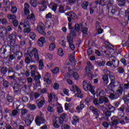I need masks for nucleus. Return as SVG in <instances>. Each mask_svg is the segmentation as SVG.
Listing matches in <instances>:
<instances>
[{"mask_svg":"<svg viewBox=\"0 0 129 129\" xmlns=\"http://www.w3.org/2000/svg\"><path fill=\"white\" fill-rule=\"evenodd\" d=\"M64 119H65V114H62L61 115L60 117L58 116L55 117L53 119V125L54 126L55 128H59V126L60 125L58 124V121L60 124H62L63 122H64Z\"/></svg>","mask_w":129,"mask_h":129,"instance_id":"nucleus-1","label":"nucleus"},{"mask_svg":"<svg viewBox=\"0 0 129 129\" xmlns=\"http://www.w3.org/2000/svg\"><path fill=\"white\" fill-rule=\"evenodd\" d=\"M12 48L13 47L9 44L3 45L0 49V57L5 59L7 51H12Z\"/></svg>","mask_w":129,"mask_h":129,"instance_id":"nucleus-2","label":"nucleus"},{"mask_svg":"<svg viewBox=\"0 0 129 129\" xmlns=\"http://www.w3.org/2000/svg\"><path fill=\"white\" fill-rule=\"evenodd\" d=\"M27 54L29 57H31L32 58H33V56H34L35 60L37 62L39 61V60H40L39 53L38 52V50L36 48H33L31 50H28Z\"/></svg>","mask_w":129,"mask_h":129,"instance_id":"nucleus-3","label":"nucleus"},{"mask_svg":"<svg viewBox=\"0 0 129 129\" xmlns=\"http://www.w3.org/2000/svg\"><path fill=\"white\" fill-rule=\"evenodd\" d=\"M28 20L35 22L36 20V18H35V15L32 13L31 15H28L27 18L24 21V28H29V27H31V24H30V23H29Z\"/></svg>","mask_w":129,"mask_h":129,"instance_id":"nucleus-4","label":"nucleus"},{"mask_svg":"<svg viewBox=\"0 0 129 129\" xmlns=\"http://www.w3.org/2000/svg\"><path fill=\"white\" fill-rule=\"evenodd\" d=\"M83 86L84 90L86 91H91L93 94H94V91L93 90V86L91 85V84L89 82H86L84 81L83 82Z\"/></svg>","mask_w":129,"mask_h":129,"instance_id":"nucleus-5","label":"nucleus"},{"mask_svg":"<svg viewBox=\"0 0 129 129\" xmlns=\"http://www.w3.org/2000/svg\"><path fill=\"white\" fill-rule=\"evenodd\" d=\"M10 41V45L13 48V50L15 49V48L17 47V44H16V39H17V34L16 33H13L9 35V37Z\"/></svg>","mask_w":129,"mask_h":129,"instance_id":"nucleus-6","label":"nucleus"},{"mask_svg":"<svg viewBox=\"0 0 129 129\" xmlns=\"http://www.w3.org/2000/svg\"><path fill=\"white\" fill-rule=\"evenodd\" d=\"M31 77H34V80L36 81V84L39 85L41 83L40 79H41V75L38 72L31 71Z\"/></svg>","mask_w":129,"mask_h":129,"instance_id":"nucleus-7","label":"nucleus"},{"mask_svg":"<svg viewBox=\"0 0 129 129\" xmlns=\"http://www.w3.org/2000/svg\"><path fill=\"white\" fill-rule=\"evenodd\" d=\"M37 30L39 34L46 36V32H45V25L42 22L38 23L37 27Z\"/></svg>","mask_w":129,"mask_h":129,"instance_id":"nucleus-8","label":"nucleus"},{"mask_svg":"<svg viewBox=\"0 0 129 129\" xmlns=\"http://www.w3.org/2000/svg\"><path fill=\"white\" fill-rule=\"evenodd\" d=\"M89 109L93 113V116L96 119H97V118L99 117V114H100V110L95 108V107H94L93 106H90Z\"/></svg>","mask_w":129,"mask_h":129,"instance_id":"nucleus-9","label":"nucleus"},{"mask_svg":"<svg viewBox=\"0 0 129 129\" xmlns=\"http://www.w3.org/2000/svg\"><path fill=\"white\" fill-rule=\"evenodd\" d=\"M34 120V116L31 114H29L25 118V124L26 125H31V123Z\"/></svg>","mask_w":129,"mask_h":129,"instance_id":"nucleus-10","label":"nucleus"},{"mask_svg":"<svg viewBox=\"0 0 129 129\" xmlns=\"http://www.w3.org/2000/svg\"><path fill=\"white\" fill-rule=\"evenodd\" d=\"M109 78L110 79L111 82L108 85V87L112 89L115 86V85H114V83H115V78H114V76L112 75H110Z\"/></svg>","mask_w":129,"mask_h":129,"instance_id":"nucleus-11","label":"nucleus"},{"mask_svg":"<svg viewBox=\"0 0 129 129\" xmlns=\"http://www.w3.org/2000/svg\"><path fill=\"white\" fill-rule=\"evenodd\" d=\"M45 119L42 116H39L35 119V122L37 125H40L41 123H45Z\"/></svg>","mask_w":129,"mask_h":129,"instance_id":"nucleus-12","label":"nucleus"},{"mask_svg":"<svg viewBox=\"0 0 129 129\" xmlns=\"http://www.w3.org/2000/svg\"><path fill=\"white\" fill-rule=\"evenodd\" d=\"M46 43L45 37H41L37 41V44L39 47H43L44 43Z\"/></svg>","mask_w":129,"mask_h":129,"instance_id":"nucleus-13","label":"nucleus"},{"mask_svg":"<svg viewBox=\"0 0 129 129\" xmlns=\"http://www.w3.org/2000/svg\"><path fill=\"white\" fill-rule=\"evenodd\" d=\"M112 63L113 64V67H117L118 66V63H119V61L115 57V56L111 57Z\"/></svg>","mask_w":129,"mask_h":129,"instance_id":"nucleus-14","label":"nucleus"},{"mask_svg":"<svg viewBox=\"0 0 129 129\" xmlns=\"http://www.w3.org/2000/svg\"><path fill=\"white\" fill-rule=\"evenodd\" d=\"M71 91H72L74 93L77 92L78 94H81V91H80V89H78L77 86L75 85H73L72 86V88L71 89Z\"/></svg>","mask_w":129,"mask_h":129,"instance_id":"nucleus-15","label":"nucleus"},{"mask_svg":"<svg viewBox=\"0 0 129 129\" xmlns=\"http://www.w3.org/2000/svg\"><path fill=\"white\" fill-rule=\"evenodd\" d=\"M3 3L6 5L7 9H11V8L13 7V5H14V2L10 3L9 0H4Z\"/></svg>","mask_w":129,"mask_h":129,"instance_id":"nucleus-16","label":"nucleus"},{"mask_svg":"<svg viewBox=\"0 0 129 129\" xmlns=\"http://www.w3.org/2000/svg\"><path fill=\"white\" fill-rule=\"evenodd\" d=\"M25 61L27 64H30V62L32 63H36V60L32 57L26 56Z\"/></svg>","mask_w":129,"mask_h":129,"instance_id":"nucleus-17","label":"nucleus"},{"mask_svg":"<svg viewBox=\"0 0 129 129\" xmlns=\"http://www.w3.org/2000/svg\"><path fill=\"white\" fill-rule=\"evenodd\" d=\"M99 102L101 104L104 102H105V103H107L109 102V100H108V98H107V97L104 96L99 98Z\"/></svg>","mask_w":129,"mask_h":129,"instance_id":"nucleus-18","label":"nucleus"},{"mask_svg":"<svg viewBox=\"0 0 129 129\" xmlns=\"http://www.w3.org/2000/svg\"><path fill=\"white\" fill-rule=\"evenodd\" d=\"M109 97L110 99L114 100V99H117V98H119V94L117 93H110Z\"/></svg>","mask_w":129,"mask_h":129,"instance_id":"nucleus-19","label":"nucleus"},{"mask_svg":"<svg viewBox=\"0 0 129 129\" xmlns=\"http://www.w3.org/2000/svg\"><path fill=\"white\" fill-rule=\"evenodd\" d=\"M0 35L7 36L8 35V30L5 27H0Z\"/></svg>","mask_w":129,"mask_h":129,"instance_id":"nucleus-20","label":"nucleus"},{"mask_svg":"<svg viewBox=\"0 0 129 129\" xmlns=\"http://www.w3.org/2000/svg\"><path fill=\"white\" fill-rule=\"evenodd\" d=\"M4 113L5 114V117L6 119L9 118V115H8V114H9L10 116H11V115H12V113H11L10 110H9V109H8V108H5L4 109Z\"/></svg>","mask_w":129,"mask_h":129,"instance_id":"nucleus-21","label":"nucleus"},{"mask_svg":"<svg viewBox=\"0 0 129 129\" xmlns=\"http://www.w3.org/2000/svg\"><path fill=\"white\" fill-rule=\"evenodd\" d=\"M21 106V105H19V107L16 106V109H18V110H21V115H25V114H27L28 112H29V110L27 109H20L19 107Z\"/></svg>","mask_w":129,"mask_h":129,"instance_id":"nucleus-22","label":"nucleus"},{"mask_svg":"<svg viewBox=\"0 0 129 129\" xmlns=\"http://www.w3.org/2000/svg\"><path fill=\"white\" fill-rule=\"evenodd\" d=\"M24 15H29L30 14V10H29V4L25 3L24 4Z\"/></svg>","mask_w":129,"mask_h":129,"instance_id":"nucleus-23","label":"nucleus"},{"mask_svg":"<svg viewBox=\"0 0 129 129\" xmlns=\"http://www.w3.org/2000/svg\"><path fill=\"white\" fill-rule=\"evenodd\" d=\"M102 79L104 81V85L106 86L108 84V76L107 75H105L103 76Z\"/></svg>","mask_w":129,"mask_h":129,"instance_id":"nucleus-24","label":"nucleus"},{"mask_svg":"<svg viewBox=\"0 0 129 129\" xmlns=\"http://www.w3.org/2000/svg\"><path fill=\"white\" fill-rule=\"evenodd\" d=\"M86 72L87 74L88 75L89 79L90 80H92V79H93L92 76L91 75L90 70H89V69L88 68V67H86Z\"/></svg>","mask_w":129,"mask_h":129,"instance_id":"nucleus-25","label":"nucleus"},{"mask_svg":"<svg viewBox=\"0 0 129 129\" xmlns=\"http://www.w3.org/2000/svg\"><path fill=\"white\" fill-rule=\"evenodd\" d=\"M22 56H23V54L20 51H17L15 53V59L16 60H20L22 58Z\"/></svg>","mask_w":129,"mask_h":129,"instance_id":"nucleus-26","label":"nucleus"},{"mask_svg":"<svg viewBox=\"0 0 129 129\" xmlns=\"http://www.w3.org/2000/svg\"><path fill=\"white\" fill-rule=\"evenodd\" d=\"M107 110L110 112H113L115 110V107L112 106L111 105H107L106 107Z\"/></svg>","mask_w":129,"mask_h":129,"instance_id":"nucleus-27","label":"nucleus"},{"mask_svg":"<svg viewBox=\"0 0 129 129\" xmlns=\"http://www.w3.org/2000/svg\"><path fill=\"white\" fill-rule=\"evenodd\" d=\"M70 77H73L76 80H79V75L77 72H74L71 75H70Z\"/></svg>","mask_w":129,"mask_h":129,"instance_id":"nucleus-28","label":"nucleus"},{"mask_svg":"<svg viewBox=\"0 0 129 129\" xmlns=\"http://www.w3.org/2000/svg\"><path fill=\"white\" fill-rule=\"evenodd\" d=\"M89 5V2L87 1H85L83 2V3L81 4V7L84 9V10H87V7H88Z\"/></svg>","mask_w":129,"mask_h":129,"instance_id":"nucleus-29","label":"nucleus"},{"mask_svg":"<svg viewBox=\"0 0 129 129\" xmlns=\"http://www.w3.org/2000/svg\"><path fill=\"white\" fill-rule=\"evenodd\" d=\"M122 99L124 102V103H129V92L128 93V94L122 97Z\"/></svg>","mask_w":129,"mask_h":129,"instance_id":"nucleus-30","label":"nucleus"},{"mask_svg":"<svg viewBox=\"0 0 129 129\" xmlns=\"http://www.w3.org/2000/svg\"><path fill=\"white\" fill-rule=\"evenodd\" d=\"M67 41L69 44L73 43V37L70 35H68L67 36Z\"/></svg>","mask_w":129,"mask_h":129,"instance_id":"nucleus-31","label":"nucleus"},{"mask_svg":"<svg viewBox=\"0 0 129 129\" xmlns=\"http://www.w3.org/2000/svg\"><path fill=\"white\" fill-rule=\"evenodd\" d=\"M88 31V29L87 28H84L82 30L83 33V37L85 38V37H87L88 36V33L87 32Z\"/></svg>","mask_w":129,"mask_h":129,"instance_id":"nucleus-32","label":"nucleus"},{"mask_svg":"<svg viewBox=\"0 0 129 129\" xmlns=\"http://www.w3.org/2000/svg\"><path fill=\"white\" fill-rule=\"evenodd\" d=\"M73 121L72 122L73 124H76L77 122H79V117L77 116H74L73 117Z\"/></svg>","mask_w":129,"mask_h":129,"instance_id":"nucleus-33","label":"nucleus"},{"mask_svg":"<svg viewBox=\"0 0 129 129\" xmlns=\"http://www.w3.org/2000/svg\"><path fill=\"white\" fill-rule=\"evenodd\" d=\"M69 35H70V36L73 37V38L74 37L75 38L76 37V30H75L74 28H73L72 30H71L70 33Z\"/></svg>","mask_w":129,"mask_h":129,"instance_id":"nucleus-34","label":"nucleus"},{"mask_svg":"<svg viewBox=\"0 0 129 129\" xmlns=\"http://www.w3.org/2000/svg\"><path fill=\"white\" fill-rule=\"evenodd\" d=\"M118 11V8L116 6H112V9L111 10V13L112 14V15H114L116 12Z\"/></svg>","mask_w":129,"mask_h":129,"instance_id":"nucleus-35","label":"nucleus"},{"mask_svg":"<svg viewBox=\"0 0 129 129\" xmlns=\"http://www.w3.org/2000/svg\"><path fill=\"white\" fill-rule=\"evenodd\" d=\"M118 3L119 7H123L125 5V0H116Z\"/></svg>","mask_w":129,"mask_h":129,"instance_id":"nucleus-36","label":"nucleus"},{"mask_svg":"<svg viewBox=\"0 0 129 129\" xmlns=\"http://www.w3.org/2000/svg\"><path fill=\"white\" fill-rule=\"evenodd\" d=\"M98 95L100 96V97H104L105 96V93H104V91L102 90H100L99 92L97 91V92Z\"/></svg>","mask_w":129,"mask_h":129,"instance_id":"nucleus-37","label":"nucleus"},{"mask_svg":"<svg viewBox=\"0 0 129 129\" xmlns=\"http://www.w3.org/2000/svg\"><path fill=\"white\" fill-rule=\"evenodd\" d=\"M96 5H99L100 6H106L105 4L103 2V0H97L94 2Z\"/></svg>","mask_w":129,"mask_h":129,"instance_id":"nucleus-38","label":"nucleus"},{"mask_svg":"<svg viewBox=\"0 0 129 129\" xmlns=\"http://www.w3.org/2000/svg\"><path fill=\"white\" fill-rule=\"evenodd\" d=\"M30 5L33 8H36L38 6V3L36 0H30Z\"/></svg>","mask_w":129,"mask_h":129,"instance_id":"nucleus-39","label":"nucleus"},{"mask_svg":"<svg viewBox=\"0 0 129 129\" xmlns=\"http://www.w3.org/2000/svg\"><path fill=\"white\" fill-rule=\"evenodd\" d=\"M28 107L29 108H30V110H35L36 108H37V107L36 106V105L35 104H28Z\"/></svg>","mask_w":129,"mask_h":129,"instance_id":"nucleus-40","label":"nucleus"},{"mask_svg":"<svg viewBox=\"0 0 129 129\" xmlns=\"http://www.w3.org/2000/svg\"><path fill=\"white\" fill-rule=\"evenodd\" d=\"M44 103H45V100L43 99L40 100L37 104V105L39 108H41V107H43V105H44Z\"/></svg>","mask_w":129,"mask_h":129,"instance_id":"nucleus-41","label":"nucleus"},{"mask_svg":"<svg viewBox=\"0 0 129 129\" xmlns=\"http://www.w3.org/2000/svg\"><path fill=\"white\" fill-rule=\"evenodd\" d=\"M1 72L2 74H6L7 72H8V68L6 67H3L1 70Z\"/></svg>","mask_w":129,"mask_h":129,"instance_id":"nucleus-42","label":"nucleus"},{"mask_svg":"<svg viewBox=\"0 0 129 129\" xmlns=\"http://www.w3.org/2000/svg\"><path fill=\"white\" fill-rule=\"evenodd\" d=\"M84 108V104H83V102L81 101L80 105H79L77 107V110H80V109H83Z\"/></svg>","mask_w":129,"mask_h":129,"instance_id":"nucleus-43","label":"nucleus"},{"mask_svg":"<svg viewBox=\"0 0 129 129\" xmlns=\"http://www.w3.org/2000/svg\"><path fill=\"white\" fill-rule=\"evenodd\" d=\"M56 48V45L54 43H51L50 44L49 46V49L50 51H53L54 49Z\"/></svg>","mask_w":129,"mask_h":129,"instance_id":"nucleus-44","label":"nucleus"},{"mask_svg":"<svg viewBox=\"0 0 129 129\" xmlns=\"http://www.w3.org/2000/svg\"><path fill=\"white\" fill-rule=\"evenodd\" d=\"M125 108V105L123 104L120 108H118V110L120 111V112L123 113L124 112Z\"/></svg>","mask_w":129,"mask_h":129,"instance_id":"nucleus-45","label":"nucleus"},{"mask_svg":"<svg viewBox=\"0 0 129 129\" xmlns=\"http://www.w3.org/2000/svg\"><path fill=\"white\" fill-rule=\"evenodd\" d=\"M96 64L98 65V66H104L105 65V61L102 60V61H96Z\"/></svg>","mask_w":129,"mask_h":129,"instance_id":"nucleus-46","label":"nucleus"},{"mask_svg":"<svg viewBox=\"0 0 129 129\" xmlns=\"http://www.w3.org/2000/svg\"><path fill=\"white\" fill-rule=\"evenodd\" d=\"M70 17L74 20L77 19V15L72 12H70Z\"/></svg>","mask_w":129,"mask_h":129,"instance_id":"nucleus-47","label":"nucleus"},{"mask_svg":"<svg viewBox=\"0 0 129 129\" xmlns=\"http://www.w3.org/2000/svg\"><path fill=\"white\" fill-rule=\"evenodd\" d=\"M63 111V107H62V105H61V104L58 105L57 106V112H58V113H62Z\"/></svg>","mask_w":129,"mask_h":129,"instance_id":"nucleus-48","label":"nucleus"},{"mask_svg":"<svg viewBox=\"0 0 129 129\" xmlns=\"http://www.w3.org/2000/svg\"><path fill=\"white\" fill-rule=\"evenodd\" d=\"M7 101H8V102H13V101H14V97H13L12 96L8 95L7 96Z\"/></svg>","mask_w":129,"mask_h":129,"instance_id":"nucleus-49","label":"nucleus"},{"mask_svg":"<svg viewBox=\"0 0 129 129\" xmlns=\"http://www.w3.org/2000/svg\"><path fill=\"white\" fill-rule=\"evenodd\" d=\"M39 70H42L43 68H44V63L43 62V60H40L39 61Z\"/></svg>","mask_w":129,"mask_h":129,"instance_id":"nucleus-50","label":"nucleus"},{"mask_svg":"<svg viewBox=\"0 0 129 129\" xmlns=\"http://www.w3.org/2000/svg\"><path fill=\"white\" fill-rule=\"evenodd\" d=\"M58 54L60 57H62L64 55V53L63 52V49L61 48H59L57 51Z\"/></svg>","mask_w":129,"mask_h":129,"instance_id":"nucleus-51","label":"nucleus"},{"mask_svg":"<svg viewBox=\"0 0 129 129\" xmlns=\"http://www.w3.org/2000/svg\"><path fill=\"white\" fill-rule=\"evenodd\" d=\"M123 91V88L120 86L118 88L117 90L116 91V93H119V94H120V95H121V94H122Z\"/></svg>","mask_w":129,"mask_h":129,"instance_id":"nucleus-52","label":"nucleus"},{"mask_svg":"<svg viewBox=\"0 0 129 129\" xmlns=\"http://www.w3.org/2000/svg\"><path fill=\"white\" fill-rule=\"evenodd\" d=\"M119 119L118 118H114L112 121L110 122L111 123H112L113 124H115L116 125H117L118 124V121Z\"/></svg>","mask_w":129,"mask_h":129,"instance_id":"nucleus-53","label":"nucleus"},{"mask_svg":"<svg viewBox=\"0 0 129 129\" xmlns=\"http://www.w3.org/2000/svg\"><path fill=\"white\" fill-rule=\"evenodd\" d=\"M29 37L32 40H35V39L36 38V34H35V33H34V32H31L29 34Z\"/></svg>","mask_w":129,"mask_h":129,"instance_id":"nucleus-54","label":"nucleus"},{"mask_svg":"<svg viewBox=\"0 0 129 129\" xmlns=\"http://www.w3.org/2000/svg\"><path fill=\"white\" fill-rule=\"evenodd\" d=\"M93 103L95 104V105H96V106H100V105H99L100 104L99 103V101H98L97 99H95L93 100Z\"/></svg>","mask_w":129,"mask_h":129,"instance_id":"nucleus-55","label":"nucleus"},{"mask_svg":"<svg viewBox=\"0 0 129 129\" xmlns=\"http://www.w3.org/2000/svg\"><path fill=\"white\" fill-rule=\"evenodd\" d=\"M19 112H18V110L14 109L12 111L11 115L10 116H16L17 115Z\"/></svg>","mask_w":129,"mask_h":129,"instance_id":"nucleus-56","label":"nucleus"},{"mask_svg":"<svg viewBox=\"0 0 129 129\" xmlns=\"http://www.w3.org/2000/svg\"><path fill=\"white\" fill-rule=\"evenodd\" d=\"M25 29L24 30V33H30L31 32V26L28 27H24Z\"/></svg>","mask_w":129,"mask_h":129,"instance_id":"nucleus-57","label":"nucleus"},{"mask_svg":"<svg viewBox=\"0 0 129 129\" xmlns=\"http://www.w3.org/2000/svg\"><path fill=\"white\" fill-rule=\"evenodd\" d=\"M38 4L39 5H46V4H47V1H46V0H38Z\"/></svg>","mask_w":129,"mask_h":129,"instance_id":"nucleus-58","label":"nucleus"},{"mask_svg":"<svg viewBox=\"0 0 129 129\" xmlns=\"http://www.w3.org/2000/svg\"><path fill=\"white\" fill-rule=\"evenodd\" d=\"M51 72L54 74H57V73L59 72V68H58V67L54 68L51 70Z\"/></svg>","mask_w":129,"mask_h":129,"instance_id":"nucleus-59","label":"nucleus"},{"mask_svg":"<svg viewBox=\"0 0 129 129\" xmlns=\"http://www.w3.org/2000/svg\"><path fill=\"white\" fill-rule=\"evenodd\" d=\"M105 44L106 46H107V47H108L110 49L113 48V45H112L111 44H110L109 42H105Z\"/></svg>","mask_w":129,"mask_h":129,"instance_id":"nucleus-60","label":"nucleus"},{"mask_svg":"<svg viewBox=\"0 0 129 129\" xmlns=\"http://www.w3.org/2000/svg\"><path fill=\"white\" fill-rule=\"evenodd\" d=\"M61 129H70V126L68 124H63L61 125Z\"/></svg>","mask_w":129,"mask_h":129,"instance_id":"nucleus-61","label":"nucleus"},{"mask_svg":"<svg viewBox=\"0 0 129 129\" xmlns=\"http://www.w3.org/2000/svg\"><path fill=\"white\" fill-rule=\"evenodd\" d=\"M75 28L76 29V30L78 32H79V31L80 30V28H81V25H80L78 24H77L75 25Z\"/></svg>","mask_w":129,"mask_h":129,"instance_id":"nucleus-62","label":"nucleus"},{"mask_svg":"<svg viewBox=\"0 0 129 129\" xmlns=\"http://www.w3.org/2000/svg\"><path fill=\"white\" fill-rule=\"evenodd\" d=\"M104 114L106 116L108 117V116H110V115H111V113L109 111H108L107 110V111H106L104 112Z\"/></svg>","mask_w":129,"mask_h":129,"instance_id":"nucleus-63","label":"nucleus"},{"mask_svg":"<svg viewBox=\"0 0 129 129\" xmlns=\"http://www.w3.org/2000/svg\"><path fill=\"white\" fill-rule=\"evenodd\" d=\"M29 68L32 71H36V67L35 65H31L29 67Z\"/></svg>","mask_w":129,"mask_h":129,"instance_id":"nucleus-64","label":"nucleus"}]
</instances>
